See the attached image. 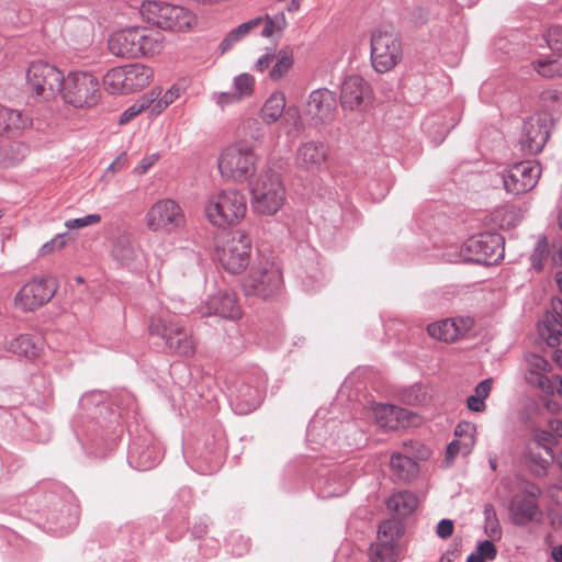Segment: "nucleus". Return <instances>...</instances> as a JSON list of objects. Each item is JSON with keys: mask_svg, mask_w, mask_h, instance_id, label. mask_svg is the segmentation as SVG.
Listing matches in <instances>:
<instances>
[{"mask_svg": "<svg viewBox=\"0 0 562 562\" xmlns=\"http://www.w3.org/2000/svg\"><path fill=\"white\" fill-rule=\"evenodd\" d=\"M206 307L210 315H217L226 319L236 321L243 315L236 294L233 292H218L211 296L206 302Z\"/></svg>", "mask_w": 562, "mask_h": 562, "instance_id": "nucleus-26", "label": "nucleus"}, {"mask_svg": "<svg viewBox=\"0 0 562 562\" xmlns=\"http://www.w3.org/2000/svg\"><path fill=\"white\" fill-rule=\"evenodd\" d=\"M527 361L528 370L526 373V381L531 385L538 386L547 394L558 393L562 378L559 375L549 378L544 374L551 369V364L539 355H531Z\"/></svg>", "mask_w": 562, "mask_h": 562, "instance_id": "nucleus-22", "label": "nucleus"}, {"mask_svg": "<svg viewBox=\"0 0 562 562\" xmlns=\"http://www.w3.org/2000/svg\"><path fill=\"white\" fill-rule=\"evenodd\" d=\"M258 155L252 145L245 140L235 142L224 147L217 157V168L221 177L228 182L243 184L255 176Z\"/></svg>", "mask_w": 562, "mask_h": 562, "instance_id": "nucleus-1", "label": "nucleus"}, {"mask_svg": "<svg viewBox=\"0 0 562 562\" xmlns=\"http://www.w3.org/2000/svg\"><path fill=\"white\" fill-rule=\"evenodd\" d=\"M470 452L471 451H464L462 441L456 439L451 441L447 448L445 462L447 465H450L457 454L461 453L463 456H468Z\"/></svg>", "mask_w": 562, "mask_h": 562, "instance_id": "nucleus-52", "label": "nucleus"}, {"mask_svg": "<svg viewBox=\"0 0 562 562\" xmlns=\"http://www.w3.org/2000/svg\"><path fill=\"white\" fill-rule=\"evenodd\" d=\"M492 390V380L486 379L482 382H480L475 390L474 394L469 396L467 400V406L469 409L481 413L485 409V398L490 395Z\"/></svg>", "mask_w": 562, "mask_h": 562, "instance_id": "nucleus-39", "label": "nucleus"}, {"mask_svg": "<svg viewBox=\"0 0 562 562\" xmlns=\"http://www.w3.org/2000/svg\"><path fill=\"white\" fill-rule=\"evenodd\" d=\"M137 58L151 57L162 53L166 37L159 31L148 26L137 25Z\"/></svg>", "mask_w": 562, "mask_h": 562, "instance_id": "nucleus-27", "label": "nucleus"}, {"mask_svg": "<svg viewBox=\"0 0 562 562\" xmlns=\"http://www.w3.org/2000/svg\"><path fill=\"white\" fill-rule=\"evenodd\" d=\"M256 80L250 74L244 72L234 79V91L223 92L218 95V103L222 105L239 102L250 98L255 92Z\"/></svg>", "mask_w": 562, "mask_h": 562, "instance_id": "nucleus-29", "label": "nucleus"}, {"mask_svg": "<svg viewBox=\"0 0 562 562\" xmlns=\"http://www.w3.org/2000/svg\"><path fill=\"white\" fill-rule=\"evenodd\" d=\"M248 183L251 206L256 213L272 216L282 209L285 188L278 172L272 169L262 170Z\"/></svg>", "mask_w": 562, "mask_h": 562, "instance_id": "nucleus-4", "label": "nucleus"}, {"mask_svg": "<svg viewBox=\"0 0 562 562\" xmlns=\"http://www.w3.org/2000/svg\"><path fill=\"white\" fill-rule=\"evenodd\" d=\"M294 57L289 48H282L276 54L272 67L269 70V78L273 81L282 79L293 67Z\"/></svg>", "mask_w": 562, "mask_h": 562, "instance_id": "nucleus-36", "label": "nucleus"}, {"mask_svg": "<svg viewBox=\"0 0 562 562\" xmlns=\"http://www.w3.org/2000/svg\"><path fill=\"white\" fill-rule=\"evenodd\" d=\"M154 75L150 66L140 63L114 67L103 76V87L110 94H130L149 86Z\"/></svg>", "mask_w": 562, "mask_h": 562, "instance_id": "nucleus-7", "label": "nucleus"}, {"mask_svg": "<svg viewBox=\"0 0 562 562\" xmlns=\"http://www.w3.org/2000/svg\"><path fill=\"white\" fill-rule=\"evenodd\" d=\"M7 349L13 353L33 359L40 356L42 344L30 335H20L8 342Z\"/></svg>", "mask_w": 562, "mask_h": 562, "instance_id": "nucleus-32", "label": "nucleus"}, {"mask_svg": "<svg viewBox=\"0 0 562 562\" xmlns=\"http://www.w3.org/2000/svg\"><path fill=\"white\" fill-rule=\"evenodd\" d=\"M473 325L471 317H451L429 324L427 333L436 340L451 344L462 339Z\"/></svg>", "mask_w": 562, "mask_h": 562, "instance_id": "nucleus-20", "label": "nucleus"}, {"mask_svg": "<svg viewBox=\"0 0 562 562\" xmlns=\"http://www.w3.org/2000/svg\"><path fill=\"white\" fill-rule=\"evenodd\" d=\"M497 550L495 544L485 540L479 543L476 551L471 553L467 560V562H486L493 561L496 558Z\"/></svg>", "mask_w": 562, "mask_h": 562, "instance_id": "nucleus-44", "label": "nucleus"}, {"mask_svg": "<svg viewBox=\"0 0 562 562\" xmlns=\"http://www.w3.org/2000/svg\"><path fill=\"white\" fill-rule=\"evenodd\" d=\"M557 282L559 284V288L561 289L562 291V273H558L557 274Z\"/></svg>", "mask_w": 562, "mask_h": 562, "instance_id": "nucleus-61", "label": "nucleus"}, {"mask_svg": "<svg viewBox=\"0 0 562 562\" xmlns=\"http://www.w3.org/2000/svg\"><path fill=\"white\" fill-rule=\"evenodd\" d=\"M336 112V93L327 88L313 90L303 106V115L314 125L331 122Z\"/></svg>", "mask_w": 562, "mask_h": 562, "instance_id": "nucleus-17", "label": "nucleus"}, {"mask_svg": "<svg viewBox=\"0 0 562 562\" xmlns=\"http://www.w3.org/2000/svg\"><path fill=\"white\" fill-rule=\"evenodd\" d=\"M512 519L516 525L524 526L537 519L541 513L531 496H517L510 505Z\"/></svg>", "mask_w": 562, "mask_h": 562, "instance_id": "nucleus-30", "label": "nucleus"}, {"mask_svg": "<svg viewBox=\"0 0 562 562\" xmlns=\"http://www.w3.org/2000/svg\"><path fill=\"white\" fill-rule=\"evenodd\" d=\"M127 161V156L125 154H121L119 157H116L108 167L105 171V176L108 175H115L116 172L121 171Z\"/></svg>", "mask_w": 562, "mask_h": 562, "instance_id": "nucleus-55", "label": "nucleus"}, {"mask_svg": "<svg viewBox=\"0 0 562 562\" xmlns=\"http://www.w3.org/2000/svg\"><path fill=\"white\" fill-rule=\"evenodd\" d=\"M101 222V216L99 214H89L85 217L68 220L65 222V227L68 229H79L82 227L91 226L99 224Z\"/></svg>", "mask_w": 562, "mask_h": 562, "instance_id": "nucleus-48", "label": "nucleus"}, {"mask_svg": "<svg viewBox=\"0 0 562 562\" xmlns=\"http://www.w3.org/2000/svg\"><path fill=\"white\" fill-rule=\"evenodd\" d=\"M371 562H394V548L389 541H380L370 548Z\"/></svg>", "mask_w": 562, "mask_h": 562, "instance_id": "nucleus-42", "label": "nucleus"}, {"mask_svg": "<svg viewBox=\"0 0 562 562\" xmlns=\"http://www.w3.org/2000/svg\"><path fill=\"white\" fill-rule=\"evenodd\" d=\"M558 463H559L560 468L562 469V452L558 457Z\"/></svg>", "mask_w": 562, "mask_h": 562, "instance_id": "nucleus-62", "label": "nucleus"}, {"mask_svg": "<svg viewBox=\"0 0 562 562\" xmlns=\"http://www.w3.org/2000/svg\"><path fill=\"white\" fill-rule=\"evenodd\" d=\"M186 223L183 210L171 199L156 201L144 217L146 228L153 233H172L182 229Z\"/></svg>", "mask_w": 562, "mask_h": 562, "instance_id": "nucleus-11", "label": "nucleus"}, {"mask_svg": "<svg viewBox=\"0 0 562 562\" xmlns=\"http://www.w3.org/2000/svg\"><path fill=\"white\" fill-rule=\"evenodd\" d=\"M63 78L64 75L57 67L44 60H35L26 69L29 91L43 100H52L59 94Z\"/></svg>", "mask_w": 562, "mask_h": 562, "instance_id": "nucleus-10", "label": "nucleus"}, {"mask_svg": "<svg viewBox=\"0 0 562 562\" xmlns=\"http://www.w3.org/2000/svg\"><path fill=\"white\" fill-rule=\"evenodd\" d=\"M276 58V54L272 49L268 48L265 54H262L254 65V70L257 72H265L266 70H270L273 65Z\"/></svg>", "mask_w": 562, "mask_h": 562, "instance_id": "nucleus-50", "label": "nucleus"}, {"mask_svg": "<svg viewBox=\"0 0 562 562\" xmlns=\"http://www.w3.org/2000/svg\"><path fill=\"white\" fill-rule=\"evenodd\" d=\"M531 66L535 71L546 78L562 76V55L552 59H537Z\"/></svg>", "mask_w": 562, "mask_h": 562, "instance_id": "nucleus-40", "label": "nucleus"}, {"mask_svg": "<svg viewBox=\"0 0 562 562\" xmlns=\"http://www.w3.org/2000/svg\"><path fill=\"white\" fill-rule=\"evenodd\" d=\"M390 467L393 473L404 481L415 477L418 473V464L409 457L402 453H394L390 460Z\"/></svg>", "mask_w": 562, "mask_h": 562, "instance_id": "nucleus-35", "label": "nucleus"}, {"mask_svg": "<svg viewBox=\"0 0 562 562\" xmlns=\"http://www.w3.org/2000/svg\"><path fill=\"white\" fill-rule=\"evenodd\" d=\"M552 558L555 562H562V544L552 550Z\"/></svg>", "mask_w": 562, "mask_h": 562, "instance_id": "nucleus-58", "label": "nucleus"}, {"mask_svg": "<svg viewBox=\"0 0 562 562\" xmlns=\"http://www.w3.org/2000/svg\"><path fill=\"white\" fill-rule=\"evenodd\" d=\"M59 94L65 104L78 110L95 108L102 97L98 78L83 70H71L64 75Z\"/></svg>", "mask_w": 562, "mask_h": 562, "instance_id": "nucleus-5", "label": "nucleus"}, {"mask_svg": "<svg viewBox=\"0 0 562 562\" xmlns=\"http://www.w3.org/2000/svg\"><path fill=\"white\" fill-rule=\"evenodd\" d=\"M453 521L450 519H442L437 525V536L441 539H447L453 533Z\"/></svg>", "mask_w": 562, "mask_h": 562, "instance_id": "nucleus-53", "label": "nucleus"}, {"mask_svg": "<svg viewBox=\"0 0 562 562\" xmlns=\"http://www.w3.org/2000/svg\"><path fill=\"white\" fill-rule=\"evenodd\" d=\"M67 245V234H58L55 237H53L50 240L46 241L38 249V256L40 257H47L52 254L59 251L64 249Z\"/></svg>", "mask_w": 562, "mask_h": 562, "instance_id": "nucleus-46", "label": "nucleus"}, {"mask_svg": "<svg viewBox=\"0 0 562 562\" xmlns=\"http://www.w3.org/2000/svg\"><path fill=\"white\" fill-rule=\"evenodd\" d=\"M137 25L119 30L110 35L108 48L111 54L123 58H137Z\"/></svg>", "mask_w": 562, "mask_h": 562, "instance_id": "nucleus-25", "label": "nucleus"}, {"mask_svg": "<svg viewBox=\"0 0 562 562\" xmlns=\"http://www.w3.org/2000/svg\"><path fill=\"white\" fill-rule=\"evenodd\" d=\"M554 437L551 431L547 430H536L533 435V443L537 447H540L544 450L546 456L539 457V459H533L536 462L540 464L542 469H546L549 465L554 457L552 453L551 445L553 443Z\"/></svg>", "mask_w": 562, "mask_h": 562, "instance_id": "nucleus-38", "label": "nucleus"}, {"mask_svg": "<svg viewBox=\"0 0 562 562\" xmlns=\"http://www.w3.org/2000/svg\"><path fill=\"white\" fill-rule=\"evenodd\" d=\"M259 26H262L261 35L268 38L274 34L282 33L288 27V20L285 14L281 12L274 16L270 14L259 15L241 23L233 29L222 41L220 45L221 52H228L236 43L251 34Z\"/></svg>", "mask_w": 562, "mask_h": 562, "instance_id": "nucleus-13", "label": "nucleus"}, {"mask_svg": "<svg viewBox=\"0 0 562 562\" xmlns=\"http://www.w3.org/2000/svg\"><path fill=\"white\" fill-rule=\"evenodd\" d=\"M240 130L245 137H248L258 145H260L265 139L266 131L262 125V121L260 122L255 117L246 119L241 123Z\"/></svg>", "mask_w": 562, "mask_h": 562, "instance_id": "nucleus-41", "label": "nucleus"}, {"mask_svg": "<svg viewBox=\"0 0 562 562\" xmlns=\"http://www.w3.org/2000/svg\"><path fill=\"white\" fill-rule=\"evenodd\" d=\"M559 225H560V227L562 229V212L559 215Z\"/></svg>", "mask_w": 562, "mask_h": 562, "instance_id": "nucleus-64", "label": "nucleus"}, {"mask_svg": "<svg viewBox=\"0 0 562 562\" xmlns=\"http://www.w3.org/2000/svg\"><path fill=\"white\" fill-rule=\"evenodd\" d=\"M184 91L186 87L181 82H176L164 93L160 92L159 98L167 104V106H169L175 103Z\"/></svg>", "mask_w": 562, "mask_h": 562, "instance_id": "nucleus-49", "label": "nucleus"}, {"mask_svg": "<svg viewBox=\"0 0 562 562\" xmlns=\"http://www.w3.org/2000/svg\"><path fill=\"white\" fill-rule=\"evenodd\" d=\"M501 244L502 238L497 234H479L464 243L462 256L469 261L492 265L502 256Z\"/></svg>", "mask_w": 562, "mask_h": 562, "instance_id": "nucleus-16", "label": "nucleus"}, {"mask_svg": "<svg viewBox=\"0 0 562 562\" xmlns=\"http://www.w3.org/2000/svg\"><path fill=\"white\" fill-rule=\"evenodd\" d=\"M250 250V237L241 231L227 234L216 246L218 261L231 273H239L247 267Z\"/></svg>", "mask_w": 562, "mask_h": 562, "instance_id": "nucleus-12", "label": "nucleus"}, {"mask_svg": "<svg viewBox=\"0 0 562 562\" xmlns=\"http://www.w3.org/2000/svg\"><path fill=\"white\" fill-rule=\"evenodd\" d=\"M32 125L23 112L0 105V134L15 135Z\"/></svg>", "mask_w": 562, "mask_h": 562, "instance_id": "nucleus-28", "label": "nucleus"}, {"mask_svg": "<svg viewBox=\"0 0 562 562\" xmlns=\"http://www.w3.org/2000/svg\"><path fill=\"white\" fill-rule=\"evenodd\" d=\"M386 506L396 515L406 517L417 508L418 498L412 492L401 491L392 494L389 497Z\"/></svg>", "mask_w": 562, "mask_h": 562, "instance_id": "nucleus-31", "label": "nucleus"}, {"mask_svg": "<svg viewBox=\"0 0 562 562\" xmlns=\"http://www.w3.org/2000/svg\"><path fill=\"white\" fill-rule=\"evenodd\" d=\"M454 435L457 440L462 441L464 451H471L475 443V426L471 423L464 422L457 425Z\"/></svg>", "mask_w": 562, "mask_h": 562, "instance_id": "nucleus-43", "label": "nucleus"}, {"mask_svg": "<svg viewBox=\"0 0 562 562\" xmlns=\"http://www.w3.org/2000/svg\"><path fill=\"white\" fill-rule=\"evenodd\" d=\"M157 160H158L157 155H150V156L144 157L140 160V162L138 164V166L135 167L134 173L137 176H142V175L146 173L147 170H149L156 164Z\"/></svg>", "mask_w": 562, "mask_h": 562, "instance_id": "nucleus-54", "label": "nucleus"}, {"mask_svg": "<svg viewBox=\"0 0 562 562\" xmlns=\"http://www.w3.org/2000/svg\"><path fill=\"white\" fill-rule=\"evenodd\" d=\"M549 257V241L547 237L541 236L533 249V252L531 255V263L532 267L537 271H541L544 267V263L547 262Z\"/></svg>", "mask_w": 562, "mask_h": 562, "instance_id": "nucleus-45", "label": "nucleus"}, {"mask_svg": "<svg viewBox=\"0 0 562 562\" xmlns=\"http://www.w3.org/2000/svg\"><path fill=\"white\" fill-rule=\"evenodd\" d=\"M400 535V526L395 520L383 521L379 527L380 541H389L392 543Z\"/></svg>", "mask_w": 562, "mask_h": 562, "instance_id": "nucleus-47", "label": "nucleus"}, {"mask_svg": "<svg viewBox=\"0 0 562 562\" xmlns=\"http://www.w3.org/2000/svg\"><path fill=\"white\" fill-rule=\"evenodd\" d=\"M167 104L159 98V95L155 99V101L151 103L149 108H147L146 111H148L150 116H158L161 114L166 109Z\"/></svg>", "mask_w": 562, "mask_h": 562, "instance_id": "nucleus-56", "label": "nucleus"}, {"mask_svg": "<svg viewBox=\"0 0 562 562\" xmlns=\"http://www.w3.org/2000/svg\"><path fill=\"white\" fill-rule=\"evenodd\" d=\"M375 423L381 428L400 429L409 426H417L419 417L405 408L393 405L378 404L373 408Z\"/></svg>", "mask_w": 562, "mask_h": 562, "instance_id": "nucleus-21", "label": "nucleus"}, {"mask_svg": "<svg viewBox=\"0 0 562 562\" xmlns=\"http://www.w3.org/2000/svg\"><path fill=\"white\" fill-rule=\"evenodd\" d=\"M457 557V553L454 551L446 552L441 559L440 562H452Z\"/></svg>", "mask_w": 562, "mask_h": 562, "instance_id": "nucleus-59", "label": "nucleus"}, {"mask_svg": "<svg viewBox=\"0 0 562 562\" xmlns=\"http://www.w3.org/2000/svg\"><path fill=\"white\" fill-rule=\"evenodd\" d=\"M149 333L161 337L170 351L179 356H193L195 339L192 334L171 315L153 316Z\"/></svg>", "mask_w": 562, "mask_h": 562, "instance_id": "nucleus-8", "label": "nucleus"}, {"mask_svg": "<svg viewBox=\"0 0 562 562\" xmlns=\"http://www.w3.org/2000/svg\"><path fill=\"white\" fill-rule=\"evenodd\" d=\"M403 58L402 42L392 27H381L371 36V61L381 74L396 67Z\"/></svg>", "mask_w": 562, "mask_h": 562, "instance_id": "nucleus-9", "label": "nucleus"}, {"mask_svg": "<svg viewBox=\"0 0 562 562\" xmlns=\"http://www.w3.org/2000/svg\"><path fill=\"white\" fill-rule=\"evenodd\" d=\"M327 158L326 147L321 142H306L299 146L295 155L296 167L305 171H319Z\"/></svg>", "mask_w": 562, "mask_h": 562, "instance_id": "nucleus-24", "label": "nucleus"}, {"mask_svg": "<svg viewBox=\"0 0 562 562\" xmlns=\"http://www.w3.org/2000/svg\"><path fill=\"white\" fill-rule=\"evenodd\" d=\"M550 431L553 434V437H562V422L559 419L551 420L549 423Z\"/></svg>", "mask_w": 562, "mask_h": 562, "instance_id": "nucleus-57", "label": "nucleus"}, {"mask_svg": "<svg viewBox=\"0 0 562 562\" xmlns=\"http://www.w3.org/2000/svg\"><path fill=\"white\" fill-rule=\"evenodd\" d=\"M57 291L53 278H33L15 294L14 305L23 312L35 311L48 303Z\"/></svg>", "mask_w": 562, "mask_h": 562, "instance_id": "nucleus-15", "label": "nucleus"}, {"mask_svg": "<svg viewBox=\"0 0 562 562\" xmlns=\"http://www.w3.org/2000/svg\"><path fill=\"white\" fill-rule=\"evenodd\" d=\"M285 106L286 98L284 92L276 90L265 100L259 110V117L261 119L262 123L267 125L274 124L281 117H283L282 124L288 128V134H291L292 132H301L302 119L297 112V109L289 108L285 111Z\"/></svg>", "mask_w": 562, "mask_h": 562, "instance_id": "nucleus-14", "label": "nucleus"}, {"mask_svg": "<svg viewBox=\"0 0 562 562\" xmlns=\"http://www.w3.org/2000/svg\"><path fill=\"white\" fill-rule=\"evenodd\" d=\"M140 14L148 23L166 32L187 33L198 24L196 14L192 10L162 1H144Z\"/></svg>", "mask_w": 562, "mask_h": 562, "instance_id": "nucleus-2", "label": "nucleus"}, {"mask_svg": "<svg viewBox=\"0 0 562 562\" xmlns=\"http://www.w3.org/2000/svg\"><path fill=\"white\" fill-rule=\"evenodd\" d=\"M546 41L551 49H562V27L551 26L547 32Z\"/></svg>", "mask_w": 562, "mask_h": 562, "instance_id": "nucleus-51", "label": "nucleus"}, {"mask_svg": "<svg viewBox=\"0 0 562 562\" xmlns=\"http://www.w3.org/2000/svg\"><path fill=\"white\" fill-rule=\"evenodd\" d=\"M559 260L562 263V244H561V247H560V250H559Z\"/></svg>", "mask_w": 562, "mask_h": 562, "instance_id": "nucleus-63", "label": "nucleus"}, {"mask_svg": "<svg viewBox=\"0 0 562 562\" xmlns=\"http://www.w3.org/2000/svg\"><path fill=\"white\" fill-rule=\"evenodd\" d=\"M282 286V271L267 258L254 262L243 281V290L246 295L262 300H270L279 295Z\"/></svg>", "mask_w": 562, "mask_h": 562, "instance_id": "nucleus-6", "label": "nucleus"}, {"mask_svg": "<svg viewBox=\"0 0 562 562\" xmlns=\"http://www.w3.org/2000/svg\"><path fill=\"white\" fill-rule=\"evenodd\" d=\"M551 120L547 114H537L529 117L522 127L520 144L529 154L540 153L550 136Z\"/></svg>", "mask_w": 562, "mask_h": 562, "instance_id": "nucleus-19", "label": "nucleus"}, {"mask_svg": "<svg viewBox=\"0 0 562 562\" xmlns=\"http://www.w3.org/2000/svg\"><path fill=\"white\" fill-rule=\"evenodd\" d=\"M540 175L541 167L537 161H520L504 173V187L509 193L522 194L537 184Z\"/></svg>", "mask_w": 562, "mask_h": 562, "instance_id": "nucleus-18", "label": "nucleus"}, {"mask_svg": "<svg viewBox=\"0 0 562 562\" xmlns=\"http://www.w3.org/2000/svg\"><path fill=\"white\" fill-rule=\"evenodd\" d=\"M204 213L209 223L217 228L239 224L247 213L245 194L234 188L212 193L205 202Z\"/></svg>", "mask_w": 562, "mask_h": 562, "instance_id": "nucleus-3", "label": "nucleus"}, {"mask_svg": "<svg viewBox=\"0 0 562 562\" xmlns=\"http://www.w3.org/2000/svg\"><path fill=\"white\" fill-rule=\"evenodd\" d=\"M138 255V247L127 237H119L113 244L112 256L124 266H133Z\"/></svg>", "mask_w": 562, "mask_h": 562, "instance_id": "nucleus-34", "label": "nucleus"}, {"mask_svg": "<svg viewBox=\"0 0 562 562\" xmlns=\"http://www.w3.org/2000/svg\"><path fill=\"white\" fill-rule=\"evenodd\" d=\"M371 90L364 79L357 75L347 77L341 86L340 102L347 110L360 109L364 100L369 99Z\"/></svg>", "mask_w": 562, "mask_h": 562, "instance_id": "nucleus-23", "label": "nucleus"}, {"mask_svg": "<svg viewBox=\"0 0 562 562\" xmlns=\"http://www.w3.org/2000/svg\"><path fill=\"white\" fill-rule=\"evenodd\" d=\"M539 333L549 346H555L562 335V323L553 314H547L539 324Z\"/></svg>", "mask_w": 562, "mask_h": 562, "instance_id": "nucleus-37", "label": "nucleus"}, {"mask_svg": "<svg viewBox=\"0 0 562 562\" xmlns=\"http://www.w3.org/2000/svg\"><path fill=\"white\" fill-rule=\"evenodd\" d=\"M159 94L160 88L155 87L150 91L142 95L120 115L119 124L125 125L133 119H135L137 115L145 112Z\"/></svg>", "mask_w": 562, "mask_h": 562, "instance_id": "nucleus-33", "label": "nucleus"}, {"mask_svg": "<svg viewBox=\"0 0 562 562\" xmlns=\"http://www.w3.org/2000/svg\"><path fill=\"white\" fill-rule=\"evenodd\" d=\"M300 9V2L297 0H292L289 3L288 10L289 11H297Z\"/></svg>", "mask_w": 562, "mask_h": 562, "instance_id": "nucleus-60", "label": "nucleus"}]
</instances>
